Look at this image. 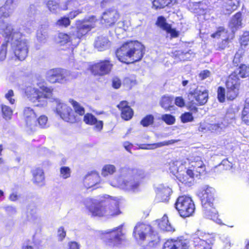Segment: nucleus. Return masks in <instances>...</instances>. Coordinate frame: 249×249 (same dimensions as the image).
I'll return each mask as SVG.
<instances>
[{
	"label": "nucleus",
	"instance_id": "cd10ccee",
	"mask_svg": "<svg viewBox=\"0 0 249 249\" xmlns=\"http://www.w3.org/2000/svg\"><path fill=\"white\" fill-rule=\"evenodd\" d=\"M173 57L180 61H190L195 55V53L189 50L187 51L176 50L172 52Z\"/></svg>",
	"mask_w": 249,
	"mask_h": 249
},
{
	"label": "nucleus",
	"instance_id": "a18cd8bd",
	"mask_svg": "<svg viewBox=\"0 0 249 249\" xmlns=\"http://www.w3.org/2000/svg\"><path fill=\"white\" fill-rule=\"evenodd\" d=\"M232 38H230L229 36L222 39L220 42L217 43L216 50L218 51H222L226 48L229 47V43Z\"/></svg>",
	"mask_w": 249,
	"mask_h": 249
},
{
	"label": "nucleus",
	"instance_id": "603ef678",
	"mask_svg": "<svg viewBox=\"0 0 249 249\" xmlns=\"http://www.w3.org/2000/svg\"><path fill=\"white\" fill-rule=\"evenodd\" d=\"M228 32V30H226L224 27L219 26L217 28V30L215 32L211 35V36L213 38H219L220 37L222 33L227 34Z\"/></svg>",
	"mask_w": 249,
	"mask_h": 249
},
{
	"label": "nucleus",
	"instance_id": "58836bf2",
	"mask_svg": "<svg viewBox=\"0 0 249 249\" xmlns=\"http://www.w3.org/2000/svg\"><path fill=\"white\" fill-rule=\"evenodd\" d=\"M46 5L49 11L53 13L56 12L60 7L59 2L56 0H48L46 1Z\"/></svg>",
	"mask_w": 249,
	"mask_h": 249
},
{
	"label": "nucleus",
	"instance_id": "a878e982",
	"mask_svg": "<svg viewBox=\"0 0 249 249\" xmlns=\"http://www.w3.org/2000/svg\"><path fill=\"white\" fill-rule=\"evenodd\" d=\"M3 36L7 39L6 40H13L15 37L21 36L22 34L19 29H16L11 24H7L1 29Z\"/></svg>",
	"mask_w": 249,
	"mask_h": 249
},
{
	"label": "nucleus",
	"instance_id": "864d4df0",
	"mask_svg": "<svg viewBox=\"0 0 249 249\" xmlns=\"http://www.w3.org/2000/svg\"><path fill=\"white\" fill-rule=\"evenodd\" d=\"M60 173L61 177L64 179L68 178L71 177V169L68 166L61 167L60 168Z\"/></svg>",
	"mask_w": 249,
	"mask_h": 249
},
{
	"label": "nucleus",
	"instance_id": "bf43d9fd",
	"mask_svg": "<svg viewBox=\"0 0 249 249\" xmlns=\"http://www.w3.org/2000/svg\"><path fill=\"white\" fill-rule=\"evenodd\" d=\"M134 84V81L129 77H125L123 81V84L126 88L130 89Z\"/></svg>",
	"mask_w": 249,
	"mask_h": 249
},
{
	"label": "nucleus",
	"instance_id": "72a5a7b5",
	"mask_svg": "<svg viewBox=\"0 0 249 249\" xmlns=\"http://www.w3.org/2000/svg\"><path fill=\"white\" fill-rule=\"evenodd\" d=\"M170 189L168 188H163L158 190L156 197L159 202H167L170 199Z\"/></svg>",
	"mask_w": 249,
	"mask_h": 249
},
{
	"label": "nucleus",
	"instance_id": "b1692460",
	"mask_svg": "<svg viewBox=\"0 0 249 249\" xmlns=\"http://www.w3.org/2000/svg\"><path fill=\"white\" fill-rule=\"evenodd\" d=\"M83 121L89 125H94L95 130L100 131L103 128V122L98 120L92 113L88 112L83 115Z\"/></svg>",
	"mask_w": 249,
	"mask_h": 249
},
{
	"label": "nucleus",
	"instance_id": "79ce46f5",
	"mask_svg": "<svg viewBox=\"0 0 249 249\" xmlns=\"http://www.w3.org/2000/svg\"><path fill=\"white\" fill-rule=\"evenodd\" d=\"M71 37L66 33H59L58 35L59 42L62 45H65L69 42H71L72 44Z\"/></svg>",
	"mask_w": 249,
	"mask_h": 249
},
{
	"label": "nucleus",
	"instance_id": "13d9d810",
	"mask_svg": "<svg viewBox=\"0 0 249 249\" xmlns=\"http://www.w3.org/2000/svg\"><path fill=\"white\" fill-rule=\"evenodd\" d=\"M211 72L208 70L202 71L198 74V76L201 80H203L211 76Z\"/></svg>",
	"mask_w": 249,
	"mask_h": 249
},
{
	"label": "nucleus",
	"instance_id": "680f3d73",
	"mask_svg": "<svg viewBox=\"0 0 249 249\" xmlns=\"http://www.w3.org/2000/svg\"><path fill=\"white\" fill-rule=\"evenodd\" d=\"M175 104L178 107H182L185 106V101L182 97L178 96L175 99Z\"/></svg>",
	"mask_w": 249,
	"mask_h": 249
},
{
	"label": "nucleus",
	"instance_id": "f704fd0d",
	"mask_svg": "<svg viewBox=\"0 0 249 249\" xmlns=\"http://www.w3.org/2000/svg\"><path fill=\"white\" fill-rule=\"evenodd\" d=\"M173 101V97L163 96L160 101V105L166 111L171 110L174 107Z\"/></svg>",
	"mask_w": 249,
	"mask_h": 249
},
{
	"label": "nucleus",
	"instance_id": "7c9ffc66",
	"mask_svg": "<svg viewBox=\"0 0 249 249\" xmlns=\"http://www.w3.org/2000/svg\"><path fill=\"white\" fill-rule=\"evenodd\" d=\"M159 228L162 231L167 232H173L175 231V228L169 223L168 217L166 215L157 221Z\"/></svg>",
	"mask_w": 249,
	"mask_h": 249
},
{
	"label": "nucleus",
	"instance_id": "0e129e2a",
	"mask_svg": "<svg viewBox=\"0 0 249 249\" xmlns=\"http://www.w3.org/2000/svg\"><path fill=\"white\" fill-rule=\"evenodd\" d=\"M68 249H79V245L75 241H71L69 243Z\"/></svg>",
	"mask_w": 249,
	"mask_h": 249
},
{
	"label": "nucleus",
	"instance_id": "f8f14e48",
	"mask_svg": "<svg viewBox=\"0 0 249 249\" xmlns=\"http://www.w3.org/2000/svg\"><path fill=\"white\" fill-rule=\"evenodd\" d=\"M226 97L228 100L232 101L239 95L240 81L235 72H231L225 82Z\"/></svg>",
	"mask_w": 249,
	"mask_h": 249
},
{
	"label": "nucleus",
	"instance_id": "09e8293b",
	"mask_svg": "<svg viewBox=\"0 0 249 249\" xmlns=\"http://www.w3.org/2000/svg\"><path fill=\"white\" fill-rule=\"evenodd\" d=\"M241 118L243 123L249 125V107H244L241 113Z\"/></svg>",
	"mask_w": 249,
	"mask_h": 249
},
{
	"label": "nucleus",
	"instance_id": "a211bd4d",
	"mask_svg": "<svg viewBox=\"0 0 249 249\" xmlns=\"http://www.w3.org/2000/svg\"><path fill=\"white\" fill-rule=\"evenodd\" d=\"M206 171V166L201 160L192 161L191 166L186 171L187 176L191 178H194L195 176L198 177L204 173Z\"/></svg>",
	"mask_w": 249,
	"mask_h": 249
},
{
	"label": "nucleus",
	"instance_id": "0eeeda50",
	"mask_svg": "<svg viewBox=\"0 0 249 249\" xmlns=\"http://www.w3.org/2000/svg\"><path fill=\"white\" fill-rule=\"evenodd\" d=\"M147 232H149V237L150 238L148 242L149 246H156L160 242V238L150 225L143 223H138L134 228L133 234L135 238L144 240Z\"/></svg>",
	"mask_w": 249,
	"mask_h": 249
},
{
	"label": "nucleus",
	"instance_id": "c85d7f7f",
	"mask_svg": "<svg viewBox=\"0 0 249 249\" xmlns=\"http://www.w3.org/2000/svg\"><path fill=\"white\" fill-rule=\"evenodd\" d=\"M33 176V182L34 184L41 186L45 183V174L44 172L40 167H36L31 171Z\"/></svg>",
	"mask_w": 249,
	"mask_h": 249
},
{
	"label": "nucleus",
	"instance_id": "ea45409f",
	"mask_svg": "<svg viewBox=\"0 0 249 249\" xmlns=\"http://www.w3.org/2000/svg\"><path fill=\"white\" fill-rule=\"evenodd\" d=\"M9 40H5L0 47V61L4 60L7 56V49L9 45Z\"/></svg>",
	"mask_w": 249,
	"mask_h": 249
},
{
	"label": "nucleus",
	"instance_id": "1a4fd4ad",
	"mask_svg": "<svg viewBox=\"0 0 249 249\" xmlns=\"http://www.w3.org/2000/svg\"><path fill=\"white\" fill-rule=\"evenodd\" d=\"M175 207L179 215L183 218L192 216L196 210L195 203L191 197L186 196H178Z\"/></svg>",
	"mask_w": 249,
	"mask_h": 249
},
{
	"label": "nucleus",
	"instance_id": "8fccbe9b",
	"mask_svg": "<svg viewBox=\"0 0 249 249\" xmlns=\"http://www.w3.org/2000/svg\"><path fill=\"white\" fill-rule=\"evenodd\" d=\"M36 125L37 124L40 128H45L47 126L48 118L46 116L42 115L40 116L37 119H36Z\"/></svg>",
	"mask_w": 249,
	"mask_h": 249
},
{
	"label": "nucleus",
	"instance_id": "774afa93",
	"mask_svg": "<svg viewBox=\"0 0 249 249\" xmlns=\"http://www.w3.org/2000/svg\"><path fill=\"white\" fill-rule=\"evenodd\" d=\"M18 198V195L15 193H12L9 196V199L12 201H16Z\"/></svg>",
	"mask_w": 249,
	"mask_h": 249
},
{
	"label": "nucleus",
	"instance_id": "473e14b6",
	"mask_svg": "<svg viewBox=\"0 0 249 249\" xmlns=\"http://www.w3.org/2000/svg\"><path fill=\"white\" fill-rule=\"evenodd\" d=\"M152 8L156 10L173 5L176 0H151Z\"/></svg>",
	"mask_w": 249,
	"mask_h": 249
},
{
	"label": "nucleus",
	"instance_id": "20e7f679",
	"mask_svg": "<svg viewBox=\"0 0 249 249\" xmlns=\"http://www.w3.org/2000/svg\"><path fill=\"white\" fill-rule=\"evenodd\" d=\"M37 88L28 86L24 89V94L35 106L42 107L47 105V100L52 96L53 89L48 87L45 81L37 82Z\"/></svg>",
	"mask_w": 249,
	"mask_h": 249
},
{
	"label": "nucleus",
	"instance_id": "4468645a",
	"mask_svg": "<svg viewBox=\"0 0 249 249\" xmlns=\"http://www.w3.org/2000/svg\"><path fill=\"white\" fill-rule=\"evenodd\" d=\"M195 249H215V237L212 234L204 233L193 238Z\"/></svg>",
	"mask_w": 249,
	"mask_h": 249
},
{
	"label": "nucleus",
	"instance_id": "37998d69",
	"mask_svg": "<svg viewBox=\"0 0 249 249\" xmlns=\"http://www.w3.org/2000/svg\"><path fill=\"white\" fill-rule=\"evenodd\" d=\"M154 122V116L148 114L143 117L140 122V124L143 127H147L153 124Z\"/></svg>",
	"mask_w": 249,
	"mask_h": 249
},
{
	"label": "nucleus",
	"instance_id": "338daca9",
	"mask_svg": "<svg viewBox=\"0 0 249 249\" xmlns=\"http://www.w3.org/2000/svg\"><path fill=\"white\" fill-rule=\"evenodd\" d=\"M124 146L127 151L130 152L131 149L133 147V144L129 142H125L124 143Z\"/></svg>",
	"mask_w": 249,
	"mask_h": 249
},
{
	"label": "nucleus",
	"instance_id": "412c9836",
	"mask_svg": "<svg viewBox=\"0 0 249 249\" xmlns=\"http://www.w3.org/2000/svg\"><path fill=\"white\" fill-rule=\"evenodd\" d=\"M116 107L120 111L121 117L123 120L127 121L133 118L134 111L130 106L128 101L126 100L121 101L117 105Z\"/></svg>",
	"mask_w": 249,
	"mask_h": 249
},
{
	"label": "nucleus",
	"instance_id": "de8ad7c7",
	"mask_svg": "<svg viewBox=\"0 0 249 249\" xmlns=\"http://www.w3.org/2000/svg\"><path fill=\"white\" fill-rule=\"evenodd\" d=\"M217 98L220 103H224L225 101L226 92L224 87H218L217 90Z\"/></svg>",
	"mask_w": 249,
	"mask_h": 249
},
{
	"label": "nucleus",
	"instance_id": "bb28decb",
	"mask_svg": "<svg viewBox=\"0 0 249 249\" xmlns=\"http://www.w3.org/2000/svg\"><path fill=\"white\" fill-rule=\"evenodd\" d=\"M18 0H6L0 7V19L7 18L10 17L13 12L12 6L16 4Z\"/></svg>",
	"mask_w": 249,
	"mask_h": 249
},
{
	"label": "nucleus",
	"instance_id": "c9c22d12",
	"mask_svg": "<svg viewBox=\"0 0 249 249\" xmlns=\"http://www.w3.org/2000/svg\"><path fill=\"white\" fill-rule=\"evenodd\" d=\"M236 73L237 76L239 75L241 78H244L249 76V66L244 64H240L234 71Z\"/></svg>",
	"mask_w": 249,
	"mask_h": 249
},
{
	"label": "nucleus",
	"instance_id": "f257e3e1",
	"mask_svg": "<svg viewBox=\"0 0 249 249\" xmlns=\"http://www.w3.org/2000/svg\"><path fill=\"white\" fill-rule=\"evenodd\" d=\"M89 200L91 205L87 206L86 208L93 217L111 218L121 213L119 202L111 196H104L102 199L96 202L92 199Z\"/></svg>",
	"mask_w": 249,
	"mask_h": 249
},
{
	"label": "nucleus",
	"instance_id": "6e6552de",
	"mask_svg": "<svg viewBox=\"0 0 249 249\" xmlns=\"http://www.w3.org/2000/svg\"><path fill=\"white\" fill-rule=\"evenodd\" d=\"M113 67V62L107 58L92 63L89 66L88 70L94 76L102 77L109 74Z\"/></svg>",
	"mask_w": 249,
	"mask_h": 249
},
{
	"label": "nucleus",
	"instance_id": "69168bd1",
	"mask_svg": "<svg viewBox=\"0 0 249 249\" xmlns=\"http://www.w3.org/2000/svg\"><path fill=\"white\" fill-rule=\"evenodd\" d=\"M115 0H102L101 2V6L103 8L109 5L114 2Z\"/></svg>",
	"mask_w": 249,
	"mask_h": 249
},
{
	"label": "nucleus",
	"instance_id": "423d86ee",
	"mask_svg": "<svg viewBox=\"0 0 249 249\" xmlns=\"http://www.w3.org/2000/svg\"><path fill=\"white\" fill-rule=\"evenodd\" d=\"M124 234L122 226L114 228L112 230L102 231L100 233V238L104 243L110 248H115L122 244Z\"/></svg>",
	"mask_w": 249,
	"mask_h": 249
},
{
	"label": "nucleus",
	"instance_id": "f3484780",
	"mask_svg": "<svg viewBox=\"0 0 249 249\" xmlns=\"http://www.w3.org/2000/svg\"><path fill=\"white\" fill-rule=\"evenodd\" d=\"M191 245L188 239L183 236L176 238L167 239L163 244L162 249H190Z\"/></svg>",
	"mask_w": 249,
	"mask_h": 249
},
{
	"label": "nucleus",
	"instance_id": "2f4dec72",
	"mask_svg": "<svg viewBox=\"0 0 249 249\" xmlns=\"http://www.w3.org/2000/svg\"><path fill=\"white\" fill-rule=\"evenodd\" d=\"M240 47L236 53H239L241 56L244 55L245 52V48L249 43V32H244L239 38Z\"/></svg>",
	"mask_w": 249,
	"mask_h": 249
},
{
	"label": "nucleus",
	"instance_id": "9b49d317",
	"mask_svg": "<svg viewBox=\"0 0 249 249\" xmlns=\"http://www.w3.org/2000/svg\"><path fill=\"white\" fill-rule=\"evenodd\" d=\"M97 21V19L94 16L89 17L88 19L76 20L75 35L73 38L78 39L82 38L95 27Z\"/></svg>",
	"mask_w": 249,
	"mask_h": 249
},
{
	"label": "nucleus",
	"instance_id": "49530a36",
	"mask_svg": "<svg viewBox=\"0 0 249 249\" xmlns=\"http://www.w3.org/2000/svg\"><path fill=\"white\" fill-rule=\"evenodd\" d=\"M193 113V112H185L182 113L180 117L181 122L184 124L192 122L194 120Z\"/></svg>",
	"mask_w": 249,
	"mask_h": 249
},
{
	"label": "nucleus",
	"instance_id": "3c124183",
	"mask_svg": "<svg viewBox=\"0 0 249 249\" xmlns=\"http://www.w3.org/2000/svg\"><path fill=\"white\" fill-rule=\"evenodd\" d=\"M162 120L164 122L167 124L171 125L175 123L176 119L175 117L169 114H163L161 116Z\"/></svg>",
	"mask_w": 249,
	"mask_h": 249
},
{
	"label": "nucleus",
	"instance_id": "6ab92c4d",
	"mask_svg": "<svg viewBox=\"0 0 249 249\" xmlns=\"http://www.w3.org/2000/svg\"><path fill=\"white\" fill-rule=\"evenodd\" d=\"M120 15L115 9H109L106 10L102 15L103 23L107 27H111L115 25L120 18Z\"/></svg>",
	"mask_w": 249,
	"mask_h": 249
},
{
	"label": "nucleus",
	"instance_id": "5fc2aeb1",
	"mask_svg": "<svg viewBox=\"0 0 249 249\" xmlns=\"http://www.w3.org/2000/svg\"><path fill=\"white\" fill-rule=\"evenodd\" d=\"M178 140H170L168 141H165L161 142L154 143L152 145L155 146V148L161 147L165 145H169L171 144H173L177 142H178Z\"/></svg>",
	"mask_w": 249,
	"mask_h": 249
},
{
	"label": "nucleus",
	"instance_id": "e2e57ef3",
	"mask_svg": "<svg viewBox=\"0 0 249 249\" xmlns=\"http://www.w3.org/2000/svg\"><path fill=\"white\" fill-rule=\"evenodd\" d=\"M81 13L79 10H73L69 13L70 19H73Z\"/></svg>",
	"mask_w": 249,
	"mask_h": 249
},
{
	"label": "nucleus",
	"instance_id": "5701e85b",
	"mask_svg": "<svg viewBox=\"0 0 249 249\" xmlns=\"http://www.w3.org/2000/svg\"><path fill=\"white\" fill-rule=\"evenodd\" d=\"M23 118L27 127L33 129L36 126V114L34 109L30 107H25L23 111Z\"/></svg>",
	"mask_w": 249,
	"mask_h": 249
},
{
	"label": "nucleus",
	"instance_id": "f03ea898",
	"mask_svg": "<svg viewBox=\"0 0 249 249\" xmlns=\"http://www.w3.org/2000/svg\"><path fill=\"white\" fill-rule=\"evenodd\" d=\"M145 53L144 46L137 40H128L123 43L115 51L118 60L126 64L141 61Z\"/></svg>",
	"mask_w": 249,
	"mask_h": 249
},
{
	"label": "nucleus",
	"instance_id": "052dcab7",
	"mask_svg": "<svg viewBox=\"0 0 249 249\" xmlns=\"http://www.w3.org/2000/svg\"><path fill=\"white\" fill-rule=\"evenodd\" d=\"M57 236L59 241H62L66 235V231L64 230V229L63 227H60L58 229L57 231Z\"/></svg>",
	"mask_w": 249,
	"mask_h": 249
},
{
	"label": "nucleus",
	"instance_id": "4c0bfd02",
	"mask_svg": "<svg viewBox=\"0 0 249 249\" xmlns=\"http://www.w3.org/2000/svg\"><path fill=\"white\" fill-rule=\"evenodd\" d=\"M116 167L112 164H106L104 165L102 169L101 174L103 177H107L111 175L116 172Z\"/></svg>",
	"mask_w": 249,
	"mask_h": 249
},
{
	"label": "nucleus",
	"instance_id": "e433bc0d",
	"mask_svg": "<svg viewBox=\"0 0 249 249\" xmlns=\"http://www.w3.org/2000/svg\"><path fill=\"white\" fill-rule=\"evenodd\" d=\"M239 0H228L226 6L228 13L230 14L234 11L236 10L239 6Z\"/></svg>",
	"mask_w": 249,
	"mask_h": 249
},
{
	"label": "nucleus",
	"instance_id": "393cba45",
	"mask_svg": "<svg viewBox=\"0 0 249 249\" xmlns=\"http://www.w3.org/2000/svg\"><path fill=\"white\" fill-rule=\"evenodd\" d=\"M243 13L237 12L234 14L230 19L229 23L230 28L232 32L234 33L243 27Z\"/></svg>",
	"mask_w": 249,
	"mask_h": 249
},
{
	"label": "nucleus",
	"instance_id": "aec40b11",
	"mask_svg": "<svg viewBox=\"0 0 249 249\" xmlns=\"http://www.w3.org/2000/svg\"><path fill=\"white\" fill-rule=\"evenodd\" d=\"M155 24L166 33L170 34L171 38H177L179 36L178 31L172 28V25L167 22L165 18L163 16H160L157 18Z\"/></svg>",
	"mask_w": 249,
	"mask_h": 249
},
{
	"label": "nucleus",
	"instance_id": "7ed1b4c3",
	"mask_svg": "<svg viewBox=\"0 0 249 249\" xmlns=\"http://www.w3.org/2000/svg\"><path fill=\"white\" fill-rule=\"evenodd\" d=\"M69 101L73 109L66 104L58 102L54 111L64 122L71 124L78 123L81 121V117L85 114V108L72 99Z\"/></svg>",
	"mask_w": 249,
	"mask_h": 249
},
{
	"label": "nucleus",
	"instance_id": "6e6d98bb",
	"mask_svg": "<svg viewBox=\"0 0 249 249\" xmlns=\"http://www.w3.org/2000/svg\"><path fill=\"white\" fill-rule=\"evenodd\" d=\"M14 96V92L12 89H9L8 92L5 94V97L9 101V102L13 105L15 103V100L12 97Z\"/></svg>",
	"mask_w": 249,
	"mask_h": 249
},
{
	"label": "nucleus",
	"instance_id": "39448f33",
	"mask_svg": "<svg viewBox=\"0 0 249 249\" xmlns=\"http://www.w3.org/2000/svg\"><path fill=\"white\" fill-rule=\"evenodd\" d=\"M199 197L205 214L210 218L216 220L218 216L216 207L218 199L215 190L212 187H207L199 193Z\"/></svg>",
	"mask_w": 249,
	"mask_h": 249
},
{
	"label": "nucleus",
	"instance_id": "4d7b16f0",
	"mask_svg": "<svg viewBox=\"0 0 249 249\" xmlns=\"http://www.w3.org/2000/svg\"><path fill=\"white\" fill-rule=\"evenodd\" d=\"M122 85V81L118 77H114L112 79V87L114 89H119Z\"/></svg>",
	"mask_w": 249,
	"mask_h": 249
},
{
	"label": "nucleus",
	"instance_id": "4be33fe9",
	"mask_svg": "<svg viewBox=\"0 0 249 249\" xmlns=\"http://www.w3.org/2000/svg\"><path fill=\"white\" fill-rule=\"evenodd\" d=\"M101 178L96 171H91L88 173L84 177L83 183L87 189L94 187L101 182Z\"/></svg>",
	"mask_w": 249,
	"mask_h": 249
},
{
	"label": "nucleus",
	"instance_id": "c756f323",
	"mask_svg": "<svg viewBox=\"0 0 249 249\" xmlns=\"http://www.w3.org/2000/svg\"><path fill=\"white\" fill-rule=\"evenodd\" d=\"M110 41L107 36H98L95 40L94 46L99 51H104L110 46Z\"/></svg>",
	"mask_w": 249,
	"mask_h": 249
},
{
	"label": "nucleus",
	"instance_id": "c03bdc74",
	"mask_svg": "<svg viewBox=\"0 0 249 249\" xmlns=\"http://www.w3.org/2000/svg\"><path fill=\"white\" fill-rule=\"evenodd\" d=\"M1 112L3 117L7 120L10 119L13 114V110L8 106L2 105L1 106Z\"/></svg>",
	"mask_w": 249,
	"mask_h": 249
},
{
	"label": "nucleus",
	"instance_id": "9d476101",
	"mask_svg": "<svg viewBox=\"0 0 249 249\" xmlns=\"http://www.w3.org/2000/svg\"><path fill=\"white\" fill-rule=\"evenodd\" d=\"M193 96L195 99V103L193 100L189 101L187 103V108L191 112L196 113L198 111V108L196 106H203L208 101L209 98V91L207 89L201 90L197 88L193 90L189 91L188 94V97Z\"/></svg>",
	"mask_w": 249,
	"mask_h": 249
},
{
	"label": "nucleus",
	"instance_id": "a19ab883",
	"mask_svg": "<svg viewBox=\"0 0 249 249\" xmlns=\"http://www.w3.org/2000/svg\"><path fill=\"white\" fill-rule=\"evenodd\" d=\"M71 23L69 17L63 16L59 18L55 22L56 26L60 27L67 28Z\"/></svg>",
	"mask_w": 249,
	"mask_h": 249
},
{
	"label": "nucleus",
	"instance_id": "ddd939ff",
	"mask_svg": "<svg viewBox=\"0 0 249 249\" xmlns=\"http://www.w3.org/2000/svg\"><path fill=\"white\" fill-rule=\"evenodd\" d=\"M131 172V178L124 182V184L129 190L134 192L139 190L146 178V174L139 169H132Z\"/></svg>",
	"mask_w": 249,
	"mask_h": 249
},
{
	"label": "nucleus",
	"instance_id": "2eb2a0df",
	"mask_svg": "<svg viewBox=\"0 0 249 249\" xmlns=\"http://www.w3.org/2000/svg\"><path fill=\"white\" fill-rule=\"evenodd\" d=\"M67 71L60 68L51 69L46 74V79L51 84H63L67 81Z\"/></svg>",
	"mask_w": 249,
	"mask_h": 249
},
{
	"label": "nucleus",
	"instance_id": "dca6fc26",
	"mask_svg": "<svg viewBox=\"0 0 249 249\" xmlns=\"http://www.w3.org/2000/svg\"><path fill=\"white\" fill-rule=\"evenodd\" d=\"M12 49L17 59L23 61L27 57L29 47L26 40L20 38L16 39L12 44Z\"/></svg>",
	"mask_w": 249,
	"mask_h": 249
}]
</instances>
